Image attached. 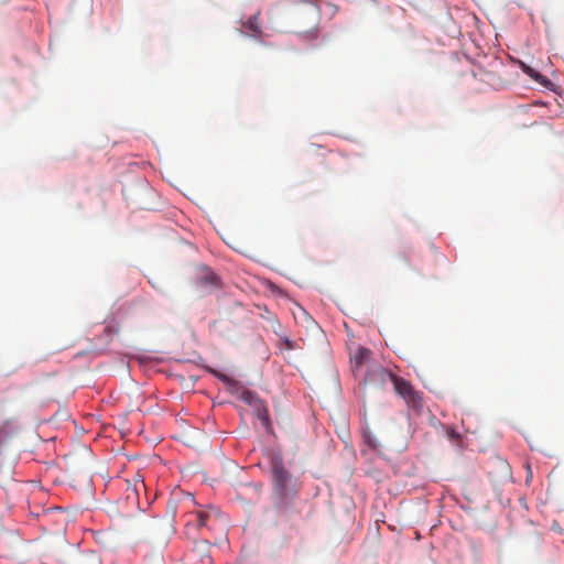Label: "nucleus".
<instances>
[{"label":"nucleus","instance_id":"f257e3e1","mask_svg":"<svg viewBox=\"0 0 564 564\" xmlns=\"http://www.w3.org/2000/svg\"><path fill=\"white\" fill-rule=\"evenodd\" d=\"M372 377H378L383 382L390 380L393 383L397 394L400 395L410 408L415 410L422 408V394L415 390L408 380L389 372L382 367L375 369L369 375L368 380L371 381Z\"/></svg>","mask_w":564,"mask_h":564},{"label":"nucleus","instance_id":"f03ea898","mask_svg":"<svg viewBox=\"0 0 564 564\" xmlns=\"http://www.w3.org/2000/svg\"><path fill=\"white\" fill-rule=\"evenodd\" d=\"M191 519L186 522V533L189 534L191 530H199L203 527L212 529L217 521V512L214 509L198 510L189 514Z\"/></svg>","mask_w":564,"mask_h":564},{"label":"nucleus","instance_id":"7ed1b4c3","mask_svg":"<svg viewBox=\"0 0 564 564\" xmlns=\"http://www.w3.org/2000/svg\"><path fill=\"white\" fill-rule=\"evenodd\" d=\"M273 482L276 494L281 498H288L290 495L291 475L282 464H275L273 467Z\"/></svg>","mask_w":564,"mask_h":564},{"label":"nucleus","instance_id":"20e7f679","mask_svg":"<svg viewBox=\"0 0 564 564\" xmlns=\"http://www.w3.org/2000/svg\"><path fill=\"white\" fill-rule=\"evenodd\" d=\"M212 372L216 378L223 381L230 390H238L241 388L240 383L237 380L228 377L227 375L218 372L216 370H212Z\"/></svg>","mask_w":564,"mask_h":564},{"label":"nucleus","instance_id":"39448f33","mask_svg":"<svg viewBox=\"0 0 564 564\" xmlns=\"http://www.w3.org/2000/svg\"><path fill=\"white\" fill-rule=\"evenodd\" d=\"M128 491H131L134 496H139L140 490H145L144 479L140 475H135L132 485L128 481Z\"/></svg>","mask_w":564,"mask_h":564},{"label":"nucleus","instance_id":"423d86ee","mask_svg":"<svg viewBox=\"0 0 564 564\" xmlns=\"http://www.w3.org/2000/svg\"><path fill=\"white\" fill-rule=\"evenodd\" d=\"M369 356H370V350L365 347H360V348H358L357 352L355 354L354 360L357 366H360L366 359H368Z\"/></svg>","mask_w":564,"mask_h":564},{"label":"nucleus","instance_id":"0eeeda50","mask_svg":"<svg viewBox=\"0 0 564 564\" xmlns=\"http://www.w3.org/2000/svg\"><path fill=\"white\" fill-rule=\"evenodd\" d=\"M522 69L527 75H529L531 78L535 79L539 83H544L546 80L544 76L533 70L530 66L523 65Z\"/></svg>","mask_w":564,"mask_h":564},{"label":"nucleus","instance_id":"6e6552de","mask_svg":"<svg viewBox=\"0 0 564 564\" xmlns=\"http://www.w3.org/2000/svg\"><path fill=\"white\" fill-rule=\"evenodd\" d=\"M240 399L248 404H253L258 400L257 395L249 390H242Z\"/></svg>","mask_w":564,"mask_h":564},{"label":"nucleus","instance_id":"1a4fd4ad","mask_svg":"<svg viewBox=\"0 0 564 564\" xmlns=\"http://www.w3.org/2000/svg\"><path fill=\"white\" fill-rule=\"evenodd\" d=\"M202 282L205 283V284H217V280H218V276L212 272V271H207L202 278H200Z\"/></svg>","mask_w":564,"mask_h":564},{"label":"nucleus","instance_id":"9d476101","mask_svg":"<svg viewBox=\"0 0 564 564\" xmlns=\"http://www.w3.org/2000/svg\"><path fill=\"white\" fill-rule=\"evenodd\" d=\"M246 28H248L251 32L253 33H259L260 32V29H259V25L257 23V17H252L250 19H248V21L246 22Z\"/></svg>","mask_w":564,"mask_h":564},{"label":"nucleus","instance_id":"9b49d317","mask_svg":"<svg viewBox=\"0 0 564 564\" xmlns=\"http://www.w3.org/2000/svg\"><path fill=\"white\" fill-rule=\"evenodd\" d=\"M181 501H176L175 499H172V500L169 501L167 509H169V511L172 512L173 516L175 514L176 509H177V505Z\"/></svg>","mask_w":564,"mask_h":564},{"label":"nucleus","instance_id":"f8f14e48","mask_svg":"<svg viewBox=\"0 0 564 564\" xmlns=\"http://www.w3.org/2000/svg\"><path fill=\"white\" fill-rule=\"evenodd\" d=\"M183 505H194V499L191 495H187L183 498Z\"/></svg>","mask_w":564,"mask_h":564},{"label":"nucleus","instance_id":"ddd939ff","mask_svg":"<svg viewBox=\"0 0 564 564\" xmlns=\"http://www.w3.org/2000/svg\"><path fill=\"white\" fill-rule=\"evenodd\" d=\"M260 417L263 420V422L267 424L268 423V413L265 412V415H260Z\"/></svg>","mask_w":564,"mask_h":564}]
</instances>
